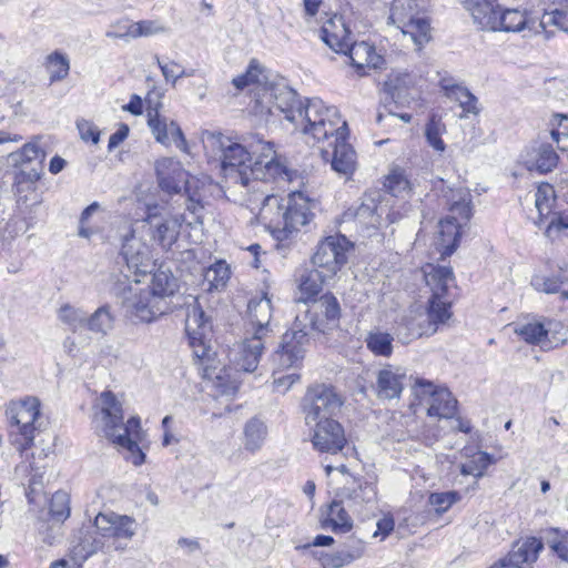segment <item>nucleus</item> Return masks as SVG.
I'll return each instance as SVG.
<instances>
[{"label":"nucleus","instance_id":"obj_1","mask_svg":"<svg viewBox=\"0 0 568 568\" xmlns=\"http://www.w3.org/2000/svg\"><path fill=\"white\" fill-rule=\"evenodd\" d=\"M205 143L222 153V168L227 176L243 186L251 182H290L291 172L277 158L274 144L257 139L250 143V150L231 142L221 133H206Z\"/></svg>","mask_w":568,"mask_h":568},{"label":"nucleus","instance_id":"obj_2","mask_svg":"<svg viewBox=\"0 0 568 568\" xmlns=\"http://www.w3.org/2000/svg\"><path fill=\"white\" fill-rule=\"evenodd\" d=\"M257 103L270 113L276 109L307 138H323L339 122L336 106L327 105L318 98L301 101L296 91L284 81H272L257 93Z\"/></svg>","mask_w":568,"mask_h":568},{"label":"nucleus","instance_id":"obj_3","mask_svg":"<svg viewBox=\"0 0 568 568\" xmlns=\"http://www.w3.org/2000/svg\"><path fill=\"white\" fill-rule=\"evenodd\" d=\"M93 422L98 434L125 450L129 454L126 458L133 465L144 463L145 454L139 447L143 437L141 420L133 416L124 423L122 404L112 392L101 393L94 405Z\"/></svg>","mask_w":568,"mask_h":568},{"label":"nucleus","instance_id":"obj_4","mask_svg":"<svg viewBox=\"0 0 568 568\" xmlns=\"http://www.w3.org/2000/svg\"><path fill=\"white\" fill-rule=\"evenodd\" d=\"M93 526L97 536L81 531L79 540L72 546L75 560L83 561L100 550H124L138 528L134 518L114 511L99 513Z\"/></svg>","mask_w":568,"mask_h":568},{"label":"nucleus","instance_id":"obj_5","mask_svg":"<svg viewBox=\"0 0 568 568\" xmlns=\"http://www.w3.org/2000/svg\"><path fill=\"white\" fill-rule=\"evenodd\" d=\"M140 282V278H133L121 283L115 294L128 318L135 323H151L170 310L169 303L153 296L149 287H142Z\"/></svg>","mask_w":568,"mask_h":568},{"label":"nucleus","instance_id":"obj_6","mask_svg":"<svg viewBox=\"0 0 568 568\" xmlns=\"http://www.w3.org/2000/svg\"><path fill=\"white\" fill-rule=\"evenodd\" d=\"M447 196L449 214L438 224V250L443 256H449L458 246L460 229L473 215L471 194L467 187L450 190Z\"/></svg>","mask_w":568,"mask_h":568},{"label":"nucleus","instance_id":"obj_7","mask_svg":"<svg viewBox=\"0 0 568 568\" xmlns=\"http://www.w3.org/2000/svg\"><path fill=\"white\" fill-rule=\"evenodd\" d=\"M422 9L424 0H393L388 17V23L408 37L417 49L430 40V24Z\"/></svg>","mask_w":568,"mask_h":568},{"label":"nucleus","instance_id":"obj_8","mask_svg":"<svg viewBox=\"0 0 568 568\" xmlns=\"http://www.w3.org/2000/svg\"><path fill=\"white\" fill-rule=\"evenodd\" d=\"M159 186L169 194L180 193L185 189L187 193L186 211L194 214V222L200 223L204 204L197 192L191 193L189 174L181 162L173 158H162L155 163Z\"/></svg>","mask_w":568,"mask_h":568},{"label":"nucleus","instance_id":"obj_9","mask_svg":"<svg viewBox=\"0 0 568 568\" xmlns=\"http://www.w3.org/2000/svg\"><path fill=\"white\" fill-rule=\"evenodd\" d=\"M323 138H311L314 142L328 141V148L321 150L322 158L331 162L332 169L338 174L349 175L355 171L356 153L351 144L346 142L347 125L339 116L338 124H334L333 130H326Z\"/></svg>","mask_w":568,"mask_h":568},{"label":"nucleus","instance_id":"obj_10","mask_svg":"<svg viewBox=\"0 0 568 568\" xmlns=\"http://www.w3.org/2000/svg\"><path fill=\"white\" fill-rule=\"evenodd\" d=\"M352 243L344 235H329L316 246L312 256L313 267L321 270L326 276L334 277L347 262V253Z\"/></svg>","mask_w":568,"mask_h":568},{"label":"nucleus","instance_id":"obj_11","mask_svg":"<svg viewBox=\"0 0 568 568\" xmlns=\"http://www.w3.org/2000/svg\"><path fill=\"white\" fill-rule=\"evenodd\" d=\"M6 415L10 425L16 426L23 437V448L30 447L38 429L36 424L40 417V400L30 396L11 400L7 404Z\"/></svg>","mask_w":568,"mask_h":568},{"label":"nucleus","instance_id":"obj_12","mask_svg":"<svg viewBox=\"0 0 568 568\" xmlns=\"http://www.w3.org/2000/svg\"><path fill=\"white\" fill-rule=\"evenodd\" d=\"M414 394L428 405L427 415L449 419L457 410V400L446 387H437L433 383L417 379L414 385Z\"/></svg>","mask_w":568,"mask_h":568},{"label":"nucleus","instance_id":"obj_13","mask_svg":"<svg viewBox=\"0 0 568 568\" xmlns=\"http://www.w3.org/2000/svg\"><path fill=\"white\" fill-rule=\"evenodd\" d=\"M303 412L306 424L331 418L342 406L341 398L331 387L316 385L308 388L303 398Z\"/></svg>","mask_w":568,"mask_h":568},{"label":"nucleus","instance_id":"obj_14","mask_svg":"<svg viewBox=\"0 0 568 568\" xmlns=\"http://www.w3.org/2000/svg\"><path fill=\"white\" fill-rule=\"evenodd\" d=\"M121 255L129 272L124 274L128 282L131 281V276L139 278L153 270L154 262L150 246L138 237L133 231L124 236Z\"/></svg>","mask_w":568,"mask_h":568},{"label":"nucleus","instance_id":"obj_15","mask_svg":"<svg viewBox=\"0 0 568 568\" xmlns=\"http://www.w3.org/2000/svg\"><path fill=\"white\" fill-rule=\"evenodd\" d=\"M211 322L205 315L197 297H192L186 303L185 332L191 347L196 357L202 358L206 355V337L211 333Z\"/></svg>","mask_w":568,"mask_h":568},{"label":"nucleus","instance_id":"obj_16","mask_svg":"<svg viewBox=\"0 0 568 568\" xmlns=\"http://www.w3.org/2000/svg\"><path fill=\"white\" fill-rule=\"evenodd\" d=\"M386 211H388V199L378 202L375 199H368L358 207L348 209L343 215V221L353 222L361 232L371 235L372 231L383 226V215Z\"/></svg>","mask_w":568,"mask_h":568},{"label":"nucleus","instance_id":"obj_17","mask_svg":"<svg viewBox=\"0 0 568 568\" xmlns=\"http://www.w3.org/2000/svg\"><path fill=\"white\" fill-rule=\"evenodd\" d=\"M307 332L297 326L287 331L282 336L280 348L273 356V362L278 369L297 367L305 354Z\"/></svg>","mask_w":568,"mask_h":568},{"label":"nucleus","instance_id":"obj_18","mask_svg":"<svg viewBox=\"0 0 568 568\" xmlns=\"http://www.w3.org/2000/svg\"><path fill=\"white\" fill-rule=\"evenodd\" d=\"M272 315V302L267 294L251 298L247 305L245 334L271 339L273 337Z\"/></svg>","mask_w":568,"mask_h":568},{"label":"nucleus","instance_id":"obj_19","mask_svg":"<svg viewBox=\"0 0 568 568\" xmlns=\"http://www.w3.org/2000/svg\"><path fill=\"white\" fill-rule=\"evenodd\" d=\"M148 125L156 142L170 146L174 144L179 150L187 152V142L180 125L169 118L161 115L158 108L146 109Z\"/></svg>","mask_w":568,"mask_h":568},{"label":"nucleus","instance_id":"obj_20","mask_svg":"<svg viewBox=\"0 0 568 568\" xmlns=\"http://www.w3.org/2000/svg\"><path fill=\"white\" fill-rule=\"evenodd\" d=\"M311 440L316 450L328 454H337L347 444L343 426L333 418L316 422Z\"/></svg>","mask_w":568,"mask_h":568},{"label":"nucleus","instance_id":"obj_21","mask_svg":"<svg viewBox=\"0 0 568 568\" xmlns=\"http://www.w3.org/2000/svg\"><path fill=\"white\" fill-rule=\"evenodd\" d=\"M257 217L274 237H287L286 197L275 194L264 196Z\"/></svg>","mask_w":568,"mask_h":568},{"label":"nucleus","instance_id":"obj_22","mask_svg":"<svg viewBox=\"0 0 568 568\" xmlns=\"http://www.w3.org/2000/svg\"><path fill=\"white\" fill-rule=\"evenodd\" d=\"M191 215L192 220L189 221L184 215L158 216L150 211L145 221L152 230L153 240L162 247L170 248L176 242L183 223H187V225L197 224L194 222V214ZM202 220L203 216L199 224H202Z\"/></svg>","mask_w":568,"mask_h":568},{"label":"nucleus","instance_id":"obj_23","mask_svg":"<svg viewBox=\"0 0 568 568\" xmlns=\"http://www.w3.org/2000/svg\"><path fill=\"white\" fill-rule=\"evenodd\" d=\"M268 341L265 337L246 334L243 342L232 352V363L235 368L246 373L254 372Z\"/></svg>","mask_w":568,"mask_h":568},{"label":"nucleus","instance_id":"obj_24","mask_svg":"<svg viewBox=\"0 0 568 568\" xmlns=\"http://www.w3.org/2000/svg\"><path fill=\"white\" fill-rule=\"evenodd\" d=\"M315 203L303 192H291L286 196L287 235L306 225L313 217Z\"/></svg>","mask_w":568,"mask_h":568},{"label":"nucleus","instance_id":"obj_25","mask_svg":"<svg viewBox=\"0 0 568 568\" xmlns=\"http://www.w3.org/2000/svg\"><path fill=\"white\" fill-rule=\"evenodd\" d=\"M559 156L552 145L537 141L532 143L524 155V164L529 171L539 173L551 172L558 164Z\"/></svg>","mask_w":568,"mask_h":568},{"label":"nucleus","instance_id":"obj_26","mask_svg":"<svg viewBox=\"0 0 568 568\" xmlns=\"http://www.w3.org/2000/svg\"><path fill=\"white\" fill-rule=\"evenodd\" d=\"M322 40L335 52L346 53L351 39V31L342 16L334 14L324 21L321 28Z\"/></svg>","mask_w":568,"mask_h":568},{"label":"nucleus","instance_id":"obj_27","mask_svg":"<svg viewBox=\"0 0 568 568\" xmlns=\"http://www.w3.org/2000/svg\"><path fill=\"white\" fill-rule=\"evenodd\" d=\"M347 484L337 490L336 495L342 500H347L353 506H363L376 501L377 490L373 483L356 477H347Z\"/></svg>","mask_w":568,"mask_h":568},{"label":"nucleus","instance_id":"obj_28","mask_svg":"<svg viewBox=\"0 0 568 568\" xmlns=\"http://www.w3.org/2000/svg\"><path fill=\"white\" fill-rule=\"evenodd\" d=\"M313 311L317 317L311 320L314 329L325 332L337 325L341 308L336 297L332 294H324L320 300L314 301Z\"/></svg>","mask_w":568,"mask_h":568},{"label":"nucleus","instance_id":"obj_29","mask_svg":"<svg viewBox=\"0 0 568 568\" xmlns=\"http://www.w3.org/2000/svg\"><path fill=\"white\" fill-rule=\"evenodd\" d=\"M405 376V372L400 367L388 365L382 368L376 376L377 396L384 399L399 397Z\"/></svg>","mask_w":568,"mask_h":568},{"label":"nucleus","instance_id":"obj_30","mask_svg":"<svg viewBox=\"0 0 568 568\" xmlns=\"http://www.w3.org/2000/svg\"><path fill=\"white\" fill-rule=\"evenodd\" d=\"M345 54H348L352 65L359 74H365L366 69L379 68L384 61L382 55L376 53L375 48L365 41L351 42Z\"/></svg>","mask_w":568,"mask_h":568},{"label":"nucleus","instance_id":"obj_31","mask_svg":"<svg viewBox=\"0 0 568 568\" xmlns=\"http://www.w3.org/2000/svg\"><path fill=\"white\" fill-rule=\"evenodd\" d=\"M423 272L426 284L432 291L430 297L445 298L448 290L455 285L453 270L448 266L428 264Z\"/></svg>","mask_w":568,"mask_h":568},{"label":"nucleus","instance_id":"obj_32","mask_svg":"<svg viewBox=\"0 0 568 568\" xmlns=\"http://www.w3.org/2000/svg\"><path fill=\"white\" fill-rule=\"evenodd\" d=\"M465 9L471 14L479 29L494 31L499 6L489 0H465Z\"/></svg>","mask_w":568,"mask_h":568},{"label":"nucleus","instance_id":"obj_33","mask_svg":"<svg viewBox=\"0 0 568 568\" xmlns=\"http://www.w3.org/2000/svg\"><path fill=\"white\" fill-rule=\"evenodd\" d=\"M494 32H520L528 26L527 10L501 8L499 6Z\"/></svg>","mask_w":568,"mask_h":568},{"label":"nucleus","instance_id":"obj_34","mask_svg":"<svg viewBox=\"0 0 568 568\" xmlns=\"http://www.w3.org/2000/svg\"><path fill=\"white\" fill-rule=\"evenodd\" d=\"M321 527L335 534H346L353 529V519L341 501H333L327 516L321 520Z\"/></svg>","mask_w":568,"mask_h":568},{"label":"nucleus","instance_id":"obj_35","mask_svg":"<svg viewBox=\"0 0 568 568\" xmlns=\"http://www.w3.org/2000/svg\"><path fill=\"white\" fill-rule=\"evenodd\" d=\"M40 136H33L29 142L24 143L19 150L9 153L8 161L14 168L38 161L39 164L45 159V152L40 145Z\"/></svg>","mask_w":568,"mask_h":568},{"label":"nucleus","instance_id":"obj_36","mask_svg":"<svg viewBox=\"0 0 568 568\" xmlns=\"http://www.w3.org/2000/svg\"><path fill=\"white\" fill-rule=\"evenodd\" d=\"M179 290V280L173 275L171 270L160 265L153 273L151 287L149 291L153 296L166 300L174 295Z\"/></svg>","mask_w":568,"mask_h":568},{"label":"nucleus","instance_id":"obj_37","mask_svg":"<svg viewBox=\"0 0 568 568\" xmlns=\"http://www.w3.org/2000/svg\"><path fill=\"white\" fill-rule=\"evenodd\" d=\"M266 424L257 418L253 417L247 420L243 428V446L245 450L254 454L263 447L267 437Z\"/></svg>","mask_w":568,"mask_h":568},{"label":"nucleus","instance_id":"obj_38","mask_svg":"<svg viewBox=\"0 0 568 568\" xmlns=\"http://www.w3.org/2000/svg\"><path fill=\"white\" fill-rule=\"evenodd\" d=\"M542 549L544 544L541 539L537 537H526L517 541L508 555L510 556V559L513 558L515 561H518L519 566H521L523 564L535 562Z\"/></svg>","mask_w":568,"mask_h":568},{"label":"nucleus","instance_id":"obj_39","mask_svg":"<svg viewBox=\"0 0 568 568\" xmlns=\"http://www.w3.org/2000/svg\"><path fill=\"white\" fill-rule=\"evenodd\" d=\"M515 333L526 343L539 345L542 348H549L548 341V329L545 327L544 323L539 321H528L523 323H517L515 328Z\"/></svg>","mask_w":568,"mask_h":568},{"label":"nucleus","instance_id":"obj_40","mask_svg":"<svg viewBox=\"0 0 568 568\" xmlns=\"http://www.w3.org/2000/svg\"><path fill=\"white\" fill-rule=\"evenodd\" d=\"M232 83L237 90H243L255 84L256 95L258 92L262 93V89L265 84H270L266 70L255 59L250 61L245 73L235 77Z\"/></svg>","mask_w":568,"mask_h":568},{"label":"nucleus","instance_id":"obj_41","mask_svg":"<svg viewBox=\"0 0 568 568\" xmlns=\"http://www.w3.org/2000/svg\"><path fill=\"white\" fill-rule=\"evenodd\" d=\"M568 282V268H560L557 275L546 276L536 274L531 277V286L541 293H560L561 298L568 300V291H560L562 284Z\"/></svg>","mask_w":568,"mask_h":568},{"label":"nucleus","instance_id":"obj_42","mask_svg":"<svg viewBox=\"0 0 568 568\" xmlns=\"http://www.w3.org/2000/svg\"><path fill=\"white\" fill-rule=\"evenodd\" d=\"M231 271L225 261H216L204 270L202 288L206 292L220 291L226 286Z\"/></svg>","mask_w":568,"mask_h":568},{"label":"nucleus","instance_id":"obj_43","mask_svg":"<svg viewBox=\"0 0 568 568\" xmlns=\"http://www.w3.org/2000/svg\"><path fill=\"white\" fill-rule=\"evenodd\" d=\"M446 131V124L437 114H432L424 128V136L427 144L439 154H443L446 150V143L443 140Z\"/></svg>","mask_w":568,"mask_h":568},{"label":"nucleus","instance_id":"obj_44","mask_svg":"<svg viewBox=\"0 0 568 568\" xmlns=\"http://www.w3.org/2000/svg\"><path fill=\"white\" fill-rule=\"evenodd\" d=\"M44 67L51 83L62 81L69 75L70 59L68 54L55 50L45 57Z\"/></svg>","mask_w":568,"mask_h":568},{"label":"nucleus","instance_id":"obj_45","mask_svg":"<svg viewBox=\"0 0 568 568\" xmlns=\"http://www.w3.org/2000/svg\"><path fill=\"white\" fill-rule=\"evenodd\" d=\"M332 276H326L320 268L314 267L302 276L300 290L305 300L315 297L323 288V285L332 280Z\"/></svg>","mask_w":568,"mask_h":568},{"label":"nucleus","instance_id":"obj_46","mask_svg":"<svg viewBox=\"0 0 568 568\" xmlns=\"http://www.w3.org/2000/svg\"><path fill=\"white\" fill-rule=\"evenodd\" d=\"M114 324V317L109 305H103L88 315L87 328L95 334L106 335Z\"/></svg>","mask_w":568,"mask_h":568},{"label":"nucleus","instance_id":"obj_47","mask_svg":"<svg viewBox=\"0 0 568 568\" xmlns=\"http://www.w3.org/2000/svg\"><path fill=\"white\" fill-rule=\"evenodd\" d=\"M493 462V457L488 453L477 452L467 462L460 464V474L480 478Z\"/></svg>","mask_w":568,"mask_h":568},{"label":"nucleus","instance_id":"obj_48","mask_svg":"<svg viewBox=\"0 0 568 568\" xmlns=\"http://www.w3.org/2000/svg\"><path fill=\"white\" fill-rule=\"evenodd\" d=\"M426 311L430 316V321L437 326V329H439L442 325H445L453 315L450 302L446 298L430 297Z\"/></svg>","mask_w":568,"mask_h":568},{"label":"nucleus","instance_id":"obj_49","mask_svg":"<svg viewBox=\"0 0 568 568\" xmlns=\"http://www.w3.org/2000/svg\"><path fill=\"white\" fill-rule=\"evenodd\" d=\"M58 317L74 332L87 326L88 314L80 307L65 304L60 307Z\"/></svg>","mask_w":568,"mask_h":568},{"label":"nucleus","instance_id":"obj_50","mask_svg":"<svg viewBox=\"0 0 568 568\" xmlns=\"http://www.w3.org/2000/svg\"><path fill=\"white\" fill-rule=\"evenodd\" d=\"M546 541L559 559L568 562V530L551 528L547 532Z\"/></svg>","mask_w":568,"mask_h":568},{"label":"nucleus","instance_id":"obj_51","mask_svg":"<svg viewBox=\"0 0 568 568\" xmlns=\"http://www.w3.org/2000/svg\"><path fill=\"white\" fill-rule=\"evenodd\" d=\"M369 351L377 356L388 357L393 352V336L384 332H372L366 338Z\"/></svg>","mask_w":568,"mask_h":568},{"label":"nucleus","instance_id":"obj_52","mask_svg":"<svg viewBox=\"0 0 568 568\" xmlns=\"http://www.w3.org/2000/svg\"><path fill=\"white\" fill-rule=\"evenodd\" d=\"M555 201V190L552 185L542 183L537 187L535 194V204L541 216H547L551 212Z\"/></svg>","mask_w":568,"mask_h":568},{"label":"nucleus","instance_id":"obj_53","mask_svg":"<svg viewBox=\"0 0 568 568\" xmlns=\"http://www.w3.org/2000/svg\"><path fill=\"white\" fill-rule=\"evenodd\" d=\"M100 205L98 202H93L83 210L80 216L78 234L84 239H91L93 235L100 233L101 229L98 225H93L90 222L91 216L98 212Z\"/></svg>","mask_w":568,"mask_h":568},{"label":"nucleus","instance_id":"obj_54","mask_svg":"<svg viewBox=\"0 0 568 568\" xmlns=\"http://www.w3.org/2000/svg\"><path fill=\"white\" fill-rule=\"evenodd\" d=\"M69 495L64 491H57L50 500V514L58 520L63 521L70 516Z\"/></svg>","mask_w":568,"mask_h":568},{"label":"nucleus","instance_id":"obj_55","mask_svg":"<svg viewBox=\"0 0 568 568\" xmlns=\"http://www.w3.org/2000/svg\"><path fill=\"white\" fill-rule=\"evenodd\" d=\"M552 129L550 131L552 140L559 145L560 149L568 148V116L556 114L551 121Z\"/></svg>","mask_w":568,"mask_h":568},{"label":"nucleus","instance_id":"obj_56","mask_svg":"<svg viewBox=\"0 0 568 568\" xmlns=\"http://www.w3.org/2000/svg\"><path fill=\"white\" fill-rule=\"evenodd\" d=\"M384 186L392 196H398L409 190V182L402 170L395 169L386 176Z\"/></svg>","mask_w":568,"mask_h":568},{"label":"nucleus","instance_id":"obj_57","mask_svg":"<svg viewBox=\"0 0 568 568\" xmlns=\"http://www.w3.org/2000/svg\"><path fill=\"white\" fill-rule=\"evenodd\" d=\"M458 500L459 495L456 491L432 493L428 497V504L438 514L447 511Z\"/></svg>","mask_w":568,"mask_h":568},{"label":"nucleus","instance_id":"obj_58","mask_svg":"<svg viewBox=\"0 0 568 568\" xmlns=\"http://www.w3.org/2000/svg\"><path fill=\"white\" fill-rule=\"evenodd\" d=\"M418 320H416V311L410 310L409 313L404 316L397 328V337L404 343L408 344L417 337H413L412 333L418 328Z\"/></svg>","mask_w":568,"mask_h":568},{"label":"nucleus","instance_id":"obj_59","mask_svg":"<svg viewBox=\"0 0 568 568\" xmlns=\"http://www.w3.org/2000/svg\"><path fill=\"white\" fill-rule=\"evenodd\" d=\"M456 90L449 99L458 102L464 112L477 114L479 112L477 98L463 85Z\"/></svg>","mask_w":568,"mask_h":568},{"label":"nucleus","instance_id":"obj_60","mask_svg":"<svg viewBox=\"0 0 568 568\" xmlns=\"http://www.w3.org/2000/svg\"><path fill=\"white\" fill-rule=\"evenodd\" d=\"M135 28V22L129 20H120L112 24L111 30L106 32V37L112 39H136Z\"/></svg>","mask_w":568,"mask_h":568},{"label":"nucleus","instance_id":"obj_61","mask_svg":"<svg viewBox=\"0 0 568 568\" xmlns=\"http://www.w3.org/2000/svg\"><path fill=\"white\" fill-rule=\"evenodd\" d=\"M416 311V320H418V328L412 333L413 337H423V336H432L438 329L437 326L430 321V316L428 312L425 311Z\"/></svg>","mask_w":568,"mask_h":568},{"label":"nucleus","instance_id":"obj_62","mask_svg":"<svg viewBox=\"0 0 568 568\" xmlns=\"http://www.w3.org/2000/svg\"><path fill=\"white\" fill-rule=\"evenodd\" d=\"M555 26L564 32H568V14L561 10L546 12L540 22V28L545 31L546 26Z\"/></svg>","mask_w":568,"mask_h":568},{"label":"nucleus","instance_id":"obj_63","mask_svg":"<svg viewBox=\"0 0 568 568\" xmlns=\"http://www.w3.org/2000/svg\"><path fill=\"white\" fill-rule=\"evenodd\" d=\"M136 23V38L151 37L166 31V27L159 20H141Z\"/></svg>","mask_w":568,"mask_h":568},{"label":"nucleus","instance_id":"obj_64","mask_svg":"<svg viewBox=\"0 0 568 568\" xmlns=\"http://www.w3.org/2000/svg\"><path fill=\"white\" fill-rule=\"evenodd\" d=\"M77 128L79 130L80 138L84 142H92L97 144L100 141V131L98 128L88 120H79L77 122Z\"/></svg>","mask_w":568,"mask_h":568}]
</instances>
